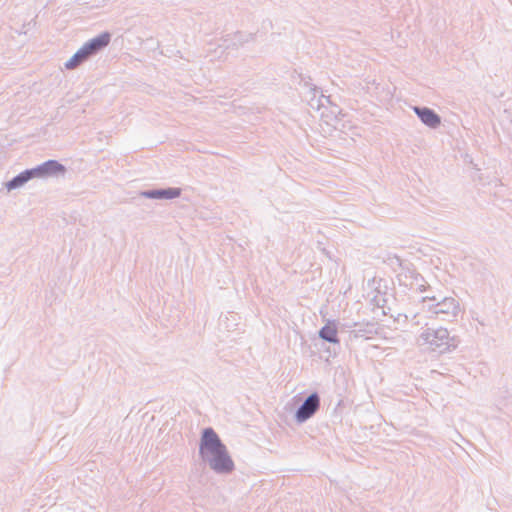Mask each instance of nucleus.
<instances>
[{
  "label": "nucleus",
  "mask_w": 512,
  "mask_h": 512,
  "mask_svg": "<svg viewBox=\"0 0 512 512\" xmlns=\"http://www.w3.org/2000/svg\"><path fill=\"white\" fill-rule=\"evenodd\" d=\"M88 56L83 48L79 49L65 64L67 69H74L77 65L87 59Z\"/></svg>",
  "instance_id": "8"
},
{
  "label": "nucleus",
  "mask_w": 512,
  "mask_h": 512,
  "mask_svg": "<svg viewBox=\"0 0 512 512\" xmlns=\"http://www.w3.org/2000/svg\"><path fill=\"white\" fill-rule=\"evenodd\" d=\"M319 407V398L316 394L310 395L297 411V419L305 421L310 418Z\"/></svg>",
  "instance_id": "2"
},
{
  "label": "nucleus",
  "mask_w": 512,
  "mask_h": 512,
  "mask_svg": "<svg viewBox=\"0 0 512 512\" xmlns=\"http://www.w3.org/2000/svg\"><path fill=\"white\" fill-rule=\"evenodd\" d=\"M415 112L423 123L430 127H437L440 124V118L432 110L428 108H415Z\"/></svg>",
  "instance_id": "5"
},
{
  "label": "nucleus",
  "mask_w": 512,
  "mask_h": 512,
  "mask_svg": "<svg viewBox=\"0 0 512 512\" xmlns=\"http://www.w3.org/2000/svg\"><path fill=\"white\" fill-rule=\"evenodd\" d=\"M200 454L209 462L211 468L217 472L227 473L234 468V463L228 455L226 447L211 428H207L203 432Z\"/></svg>",
  "instance_id": "1"
},
{
  "label": "nucleus",
  "mask_w": 512,
  "mask_h": 512,
  "mask_svg": "<svg viewBox=\"0 0 512 512\" xmlns=\"http://www.w3.org/2000/svg\"><path fill=\"white\" fill-rule=\"evenodd\" d=\"M64 171V166L54 160H49L33 169L35 177L54 175Z\"/></svg>",
  "instance_id": "3"
},
{
  "label": "nucleus",
  "mask_w": 512,
  "mask_h": 512,
  "mask_svg": "<svg viewBox=\"0 0 512 512\" xmlns=\"http://www.w3.org/2000/svg\"><path fill=\"white\" fill-rule=\"evenodd\" d=\"M109 42H110V35L108 33H103V34L91 39L82 48H83V50H85V53L89 57L91 54H93L97 50H100L101 48L107 46Z\"/></svg>",
  "instance_id": "4"
},
{
  "label": "nucleus",
  "mask_w": 512,
  "mask_h": 512,
  "mask_svg": "<svg viewBox=\"0 0 512 512\" xmlns=\"http://www.w3.org/2000/svg\"><path fill=\"white\" fill-rule=\"evenodd\" d=\"M152 197H157V198H168V199H172V198H176L180 195V189L178 188H169V189H166V190H159V191H155L153 193L150 194Z\"/></svg>",
  "instance_id": "9"
},
{
  "label": "nucleus",
  "mask_w": 512,
  "mask_h": 512,
  "mask_svg": "<svg viewBox=\"0 0 512 512\" xmlns=\"http://www.w3.org/2000/svg\"><path fill=\"white\" fill-rule=\"evenodd\" d=\"M32 177H35L34 175V172H33V169L31 170H26L22 173H20L18 176H16L15 178H13L11 181H9L7 184H6V187L8 190H12V189H15L17 187H20L22 186L23 184H25L28 180H30Z\"/></svg>",
  "instance_id": "6"
},
{
  "label": "nucleus",
  "mask_w": 512,
  "mask_h": 512,
  "mask_svg": "<svg viewBox=\"0 0 512 512\" xmlns=\"http://www.w3.org/2000/svg\"><path fill=\"white\" fill-rule=\"evenodd\" d=\"M320 337L332 342L337 343V327L334 323L328 322L321 330H320Z\"/></svg>",
  "instance_id": "7"
}]
</instances>
